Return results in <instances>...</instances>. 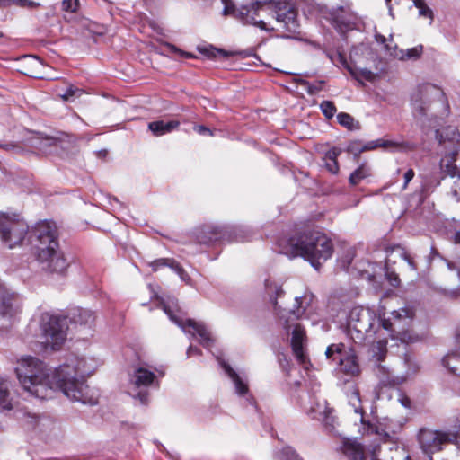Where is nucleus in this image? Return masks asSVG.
Segmentation results:
<instances>
[{
	"instance_id": "f257e3e1",
	"label": "nucleus",
	"mask_w": 460,
	"mask_h": 460,
	"mask_svg": "<svg viewBox=\"0 0 460 460\" xmlns=\"http://www.w3.org/2000/svg\"><path fill=\"white\" fill-rule=\"evenodd\" d=\"M93 372V364L75 355H70L65 363L50 371L47 364L31 356L22 357L15 367L19 383L29 394L45 400L60 390L71 401L83 404L98 403L97 391L91 389L84 381Z\"/></svg>"
},
{
	"instance_id": "f03ea898",
	"label": "nucleus",
	"mask_w": 460,
	"mask_h": 460,
	"mask_svg": "<svg viewBox=\"0 0 460 460\" xmlns=\"http://www.w3.org/2000/svg\"><path fill=\"white\" fill-rule=\"evenodd\" d=\"M265 288L276 314L282 322L284 330L287 333H291V347L295 357L300 364H305L306 361L305 347L307 337L304 326L297 320H311L313 325L318 323V320L314 318L313 303L315 298L314 295L311 291L305 290L302 296L295 297L292 309L286 312L278 306L277 302V298L284 294L281 286L266 279Z\"/></svg>"
},
{
	"instance_id": "7ed1b4c3",
	"label": "nucleus",
	"mask_w": 460,
	"mask_h": 460,
	"mask_svg": "<svg viewBox=\"0 0 460 460\" xmlns=\"http://www.w3.org/2000/svg\"><path fill=\"white\" fill-rule=\"evenodd\" d=\"M221 1L224 4V14L233 15L243 24L254 25L261 30L270 31L266 22L257 19L260 12L270 11L284 31L290 34L299 32L297 10L294 4L286 0H253L249 5H242L238 9L231 0Z\"/></svg>"
},
{
	"instance_id": "20e7f679",
	"label": "nucleus",
	"mask_w": 460,
	"mask_h": 460,
	"mask_svg": "<svg viewBox=\"0 0 460 460\" xmlns=\"http://www.w3.org/2000/svg\"><path fill=\"white\" fill-rule=\"evenodd\" d=\"M277 246L279 253L289 258L302 257L316 270H319L323 262L329 260L333 253L332 239L321 230L310 226L298 228L288 238H280Z\"/></svg>"
},
{
	"instance_id": "39448f33",
	"label": "nucleus",
	"mask_w": 460,
	"mask_h": 460,
	"mask_svg": "<svg viewBox=\"0 0 460 460\" xmlns=\"http://www.w3.org/2000/svg\"><path fill=\"white\" fill-rule=\"evenodd\" d=\"M411 106L414 119L422 128L438 125V120L449 112L445 93L432 84L418 85L411 93Z\"/></svg>"
},
{
	"instance_id": "423d86ee",
	"label": "nucleus",
	"mask_w": 460,
	"mask_h": 460,
	"mask_svg": "<svg viewBox=\"0 0 460 460\" xmlns=\"http://www.w3.org/2000/svg\"><path fill=\"white\" fill-rule=\"evenodd\" d=\"M34 234L35 253L42 270L52 274L65 275L70 263L59 249L55 226L49 222H42L35 227Z\"/></svg>"
},
{
	"instance_id": "0eeeda50",
	"label": "nucleus",
	"mask_w": 460,
	"mask_h": 460,
	"mask_svg": "<svg viewBox=\"0 0 460 460\" xmlns=\"http://www.w3.org/2000/svg\"><path fill=\"white\" fill-rule=\"evenodd\" d=\"M384 308L377 311L364 306L353 307L348 316L349 335L355 343H376L382 333Z\"/></svg>"
},
{
	"instance_id": "6e6552de",
	"label": "nucleus",
	"mask_w": 460,
	"mask_h": 460,
	"mask_svg": "<svg viewBox=\"0 0 460 460\" xmlns=\"http://www.w3.org/2000/svg\"><path fill=\"white\" fill-rule=\"evenodd\" d=\"M415 317V310L411 305H405L391 313V316H382V333L377 340V348L380 350L385 349L387 339H397L402 342L414 341L411 333L412 323Z\"/></svg>"
},
{
	"instance_id": "1a4fd4ad",
	"label": "nucleus",
	"mask_w": 460,
	"mask_h": 460,
	"mask_svg": "<svg viewBox=\"0 0 460 460\" xmlns=\"http://www.w3.org/2000/svg\"><path fill=\"white\" fill-rule=\"evenodd\" d=\"M40 333L37 335L41 349L58 350L67 336V318L64 315L44 312L38 321Z\"/></svg>"
},
{
	"instance_id": "9d476101",
	"label": "nucleus",
	"mask_w": 460,
	"mask_h": 460,
	"mask_svg": "<svg viewBox=\"0 0 460 460\" xmlns=\"http://www.w3.org/2000/svg\"><path fill=\"white\" fill-rule=\"evenodd\" d=\"M458 429L456 432L434 430L422 428L417 435L418 443L421 450L433 460L431 455L443 450L448 443H453L460 450V418L457 420Z\"/></svg>"
},
{
	"instance_id": "9b49d317",
	"label": "nucleus",
	"mask_w": 460,
	"mask_h": 460,
	"mask_svg": "<svg viewBox=\"0 0 460 460\" xmlns=\"http://www.w3.org/2000/svg\"><path fill=\"white\" fill-rule=\"evenodd\" d=\"M162 308L168 315L169 319L177 324L185 333L190 334L192 337L198 335L199 337V343L207 349H210L214 344L211 332L208 327L201 322H196L192 319L183 320L180 317L178 313V305L174 300L164 302L162 301Z\"/></svg>"
},
{
	"instance_id": "f8f14e48",
	"label": "nucleus",
	"mask_w": 460,
	"mask_h": 460,
	"mask_svg": "<svg viewBox=\"0 0 460 460\" xmlns=\"http://www.w3.org/2000/svg\"><path fill=\"white\" fill-rule=\"evenodd\" d=\"M199 243L206 245L231 242H245L247 234L243 228L219 226H204L197 234Z\"/></svg>"
},
{
	"instance_id": "ddd939ff",
	"label": "nucleus",
	"mask_w": 460,
	"mask_h": 460,
	"mask_svg": "<svg viewBox=\"0 0 460 460\" xmlns=\"http://www.w3.org/2000/svg\"><path fill=\"white\" fill-rule=\"evenodd\" d=\"M28 229L29 226L19 214L0 212V236L8 248L12 249L19 244L24 239Z\"/></svg>"
},
{
	"instance_id": "4468645a",
	"label": "nucleus",
	"mask_w": 460,
	"mask_h": 460,
	"mask_svg": "<svg viewBox=\"0 0 460 460\" xmlns=\"http://www.w3.org/2000/svg\"><path fill=\"white\" fill-rule=\"evenodd\" d=\"M325 356L329 360L336 363L341 372L351 376L359 374V365L352 348L343 343L331 344L326 349Z\"/></svg>"
},
{
	"instance_id": "2eb2a0df",
	"label": "nucleus",
	"mask_w": 460,
	"mask_h": 460,
	"mask_svg": "<svg viewBox=\"0 0 460 460\" xmlns=\"http://www.w3.org/2000/svg\"><path fill=\"white\" fill-rule=\"evenodd\" d=\"M130 382L133 390L129 394L132 397L138 399L142 404H146L148 402L149 394L146 388L151 385L155 387L159 385V381L154 371L143 365L135 367Z\"/></svg>"
},
{
	"instance_id": "dca6fc26",
	"label": "nucleus",
	"mask_w": 460,
	"mask_h": 460,
	"mask_svg": "<svg viewBox=\"0 0 460 460\" xmlns=\"http://www.w3.org/2000/svg\"><path fill=\"white\" fill-rule=\"evenodd\" d=\"M22 298L17 293L12 292L4 285L0 284V320L3 327L14 323L22 313Z\"/></svg>"
},
{
	"instance_id": "f3484780",
	"label": "nucleus",
	"mask_w": 460,
	"mask_h": 460,
	"mask_svg": "<svg viewBox=\"0 0 460 460\" xmlns=\"http://www.w3.org/2000/svg\"><path fill=\"white\" fill-rule=\"evenodd\" d=\"M347 397L349 405L353 408L354 412L358 414L361 422L362 435H376L380 438H386L388 434L384 431L378 425L373 424L369 421H365L363 417V408L361 406V399L359 396V391L354 385H351L347 390Z\"/></svg>"
},
{
	"instance_id": "a211bd4d",
	"label": "nucleus",
	"mask_w": 460,
	"mask_h": 460,
	"mask_svg": "<svg viewBox=\"0 0 460 460\" xmlns=\"http://www.w3.org/2000/svg\"><path fill=\"white\" fill-rule=\"evenodd\" d=\"M371 460H410L404 447L397 443L385 440L383 445H373L368 448Z\"/></svg>"
},
{
	"instance_id": "6ab92c4d",
	"label": "nucleus",
	"mask_w": 460,
	"mask_h": 460,
	"mask_svg": "<svg viewBox=\"0 0 460 460\" xmlns=\"http://www.w3.org/2000/svg\"><path fill=\"white\" fill-rule=\"evenodd\" d=\"M219 365L224 369L225 373L232 380L234 385L235 393L244 398L248 404L257 411V406L253 397L249 394L247 383L226 363L220 356H216Z\"/></svg>"
},
{
	"instance_id": "aec40b11",
	"label": "nucleus",
	"mask_w": 460,
	"mask_h": 460,
	"mask_svg": "<svg viewBox=\"0 0 460 460\" xmlns=\"http://www.w3.org/2000/svg\"><path fill=\"white\" fill-rule=\"evenodd\" d=\"M434 134L438 144L449 151L457 150V147L460 146V134L456 127L448 126L441 131L435 129Z\"/></svg>"
},
{
	"instance_id": "412c9836",
	"label": "nucleus",
	"mask_w": 460,
	"mask_h": 460,
	"mask_svg": "<svg viewBox=\"0 0 460 460\" xmlns=\"http://www.w3.org/2000/svg\"><path fill=\"white\" fill-rule=\"evenodd\" d=\"M339 60L341 64L349 71L351 76L358 81L359 83H363V81L374 82L376 75L367 68H360L356 65L349 64L345 57L342 55H339Z\"/></svg>"
},
{
	"instance_id": "4be33fe9",
	"label": "nucleus",
	"mask_w": 460,
	"mask_h": 460,
	"mask_svg": "<svg viewBox=\"0 0 460 460\" xmlns=\"http://www.w3.org/2000/svg\"><path fill=\"white\" fill-rule=\"evenodd\" d=\"M13 409V398L10 394V384L0 378V414H7Z\"/></svg>"
},
{
	"instance_id": "5701e85b",
	"label": "nucleus",
	"mask_w": 460,
	"mask_h": 460,
	"mask_svg": "<svg viewBox=\"0 0 460 460\" xmlns=\"http://www.w3.org/2000/svg\"><path fill=\"white\" fill-rule=\"evenodd\" d=\"M312 418L323 421L326 426L333 427L334 417L332 416V410L327 406V402L323 401L317 402L316 407H312Z\"/></svg>"
},
{
	"instance_id": "b1692460",
	"label": "nucleus",
	"mask_w": 460,
	"mask_h": 460,
	"mask_svg": "<svg viewBox=\"0 0 460 460\" xmlns=\"http://www.w3.org/2000/svg\"><path fill=\"white\" fill-rule=\"evenodd\" d=\"M22 421L23 425L28 429H38L39 431H42V427H44L47 423L50 422L49 418L46 416L28 411L23 413Z\"/></svg>"
},
{
	"instance_id": "393cba45",
	"label": "nucleus",
	"mask_w": 460,
	"mask_h": 460,
	"mask_svg": "<svg viewBox=\"0 0 460 460\" xmlns=\"http://www.w3.org/2000/svg\"><path fill=\"white\" fill-rule=\"evenodd\" d=\"M456 154L457 150H451L449 151L447 155H446L440 160L439 167L441 172L444 173L445 176L455 177L457 175L458 177L460 175L457 172V168L456 165L455 164Z\"/></svg>"
},
{
	"instance_id": "a878e982",
	"label": "nucleus",
	"mask_w": 460,
	"mask_h": 460,
	"mask_svg": "<svg viewBox=\"0 0 460 460\" xmlns=\"http://www.w3.org/2000/svg\"><path fill=\"white\" fill-rule=\"evenodd\" d=\"M179 125L180 123L177 120H157L150 122L148 124V128L155 136L160 137L172 132L173 129L178 128Z\"/></svg>"
},
{
	"instance_id": "bb28decb",
	"label": "nucleus",
	"mask_w": 460,
	"mask_h": 460,
	"mask_svg": "<svg viewBox=\"0 0 460 460\" xmlns=\"http://www.w3.org/2000/svg\"><path fill=\"white\" fill-rule=\"evenodd\" d=\"M343 452L349 460H366L364 447L357 441H346L343 445Z\"/></svg>"
},
{
	"instance_id": "cd10ccee",
	"label": "nucleus",
	"mask_w": 460,
	"mask_h": 460,
	"mask_svg": "<svg viewBox=\"0 0 460 460\" xmlns=\"http://www.w3.org/2000/svg\"><path fill=\"white\" fill-rule=\"evenodd\" d=\"M423 53V46L421 44L417 45L413 48L410 49H397L395 48L394 53L391 52V55H394V58L401 61H408V60H418Z\"/></svg>"
},
{
	"instance_id": "c85d7f7f",
	"label": "nucleus",
	"mask_w": 460,
	"mask_h": 460,
	"mask_svg": "<svg viewBox=\"0 0 460 460\" xmlns=\"http://www.w3.org/2000/svg\"><path fill=\"white\" fill-rule=\"evenodd\" d=\"M31 146L42 153H47L48 149L58 146L57 138L44 137L41 134H36L30 140Z\"/></svg>"
},
{
	"instance_id": "c756f323",
	"label": "nucleus",
	"mask_w": 460,
	"mask_h": 460,
	"mask_svg": "<svg viewBox=\"0 0 460 460\" xmlns=\"http://www.w3.org/2000/svg\"><path fill=\"white\" fill-rule=\"evenodd\" d=\"M73 318L75 323L91 329L95 323L94 313L89 309L78 308L75 311Z\"/></svg>"
},
{
	"instance_id": "7c9ffc66",
	"label": "nucleus",
	"mask_w": 460,
	"mask_h": 460,
	"mask_svg": "<svg viewBox=\"0 0 460 460\" xmlns=\"http://www.w3.org/2000/svg\"><path fill=\"white\" fill-rule=\"evenodd\" d=\"M442 365L448 371L460 377V352L448 353L442 358Z\"/></svg>"
},
{
	"instance_id": "2f4dec72",
	"label": "nucleus",
	"mask_w": 460,
	"mask_h": 460,
	"mask_svg": "<svg viewBox=\"0 0 460 460\" xmlns=\"http://www.w3.org/2000/svg\"><path fill=\"white\" fill-rule=\"evenodd\" d=\"M384 148L390 149L393 152L406 153L416 149V145L409 141L385 140Z\"/></svg>"
},
{
	"instance_id": "473e14b6",
	"label": "nucleus",
	"mask_w": 460,
	"mask_h": 460,
	"mask_svg": "<svg viewBox=\"0 0 460 460\" xmlns=\"http://www.w3.org/2000/svg\"><path fill=\"white\" fill-rule=\"evenodd\" d=\"M443 178L444 177H438L436 174L426 177L421 183V192L426 195L433 191L436 187L440 185Z\"/></svg>"
},
{
	"instance_id": "72a5a7b5",
	"label": "nucleus",
	"mask_w": 460,
	"mask_h": 460,
	"mask_svg": "<svg viewBox=\"0 0 460 460\" xmlns=\"http://www.w3.org/2000/svg\"><path fill=\"white\" fill-rule=\"evenodd\" d=\"M370 174L369 168L366 165H361L356 169L349 176V183L352 185L358 184L362 180Z\"/></svg>"
},
{
	"instance_id": "f704fd0d",
	"label": "nucleus",
	"mask_w": 460,
	"mask_h": 460,
	"mask_svg": "<svg viewBox=\"0 0 460 460\" xmlns=\"http://www.w3.org/2000/svg\"><path fill=\"white\" fill-rule=\"evenodd\" d=\"M413 4L416 8L419 9V16L423 18H428L429 20V23L433 21V12L427 5L424 0H412Z\"/></svg>"
},
{
	"instance_id": "c9c22d12",
	"label": "nucleus",
	"mask_w": 460,
	"mask_h": 460,
	"mask_svg": "<svg viewBox=\"0 0 460 460\" xmlns=\"http://www.w3.org/2000/svg\"><path fill=\"white\" fill-rule=\"evenodd\" d=\"M11 4H15L21 7H30L35 8L39 6L38 3H35L31 0H0V6H8Z\"/></svg>"
},
{
	"instance_id": "e433bc0d",
	"label": "nucleus",
	"mask_w": 460,
	"mask_h": 460,
	"mask_svg": "<svg viewBox=\"0 0 460 460\" xmlns=\"http://www.w3.org/2000/svg\"><path fill=\"white\" fill-rule=\"evenodd\" d=\"M320 109L323 114L329 119L333 118L337 111L334 103L331 101H323L320 103Z\"/></svg>"
},
{
	"instance_id": "4c0bfd02",
	"label": "nucleus",
	"mask_w": 460,
	"mask_h": 460,
	"mask_svg": "<svg viewBox=\"0 0 460 460\" xmlns=\"http://www.w3.org/2000/svg\"><path fill=\"white\" fill-rule=\"evenodd\" d=\"M296 82L300 84L301 85L305 86L307 93L311 95L316 94L323 89V82H318L315 84H311L305 80L303 79H297Z\"/></svg>"
},
{
	"instance_id": "58836bf2",
	"label": "nucleus",
	"mask_w": 460,
	"mask_h": 460,
	"mask_svg": "<svg viewBox=\"0 0 460 460\" xmlns=\"http://www.w3.org/2000/svg\"><path fill=\"white\" fill-rule=\"evenodd\" d=\"M337 120H338L340 125L347 128L348 129H352L353 128L354 119L349 113L340 112L337 115Z\"/></svg>"
},
{
	"instance_id": "ea45409f",
	"label": "nucleus",
	"mask_w": 460,
	"mask_h": 460,
	"mask_svg": "<svg viewBox=\"0 0 460 460\" xmlns=\"http://www.w3.org/2000/svg\"><path fill=\"white\" fill-rule=\"evenodd\" d=\"M81 94L82 91L79 88L70 85L66 89L65 93L61 94V97L64 101L69 102L72 101L74 97L81 96Z\"/></svg>"
},
{
	"instance_id": "a19ab883",
	"label": "nucleus",
	"mask_w": 460,
	"mask_h": 460,
	"mask_svg": "<svg viewBox=\"0 0 460 460\" xmlns=\"http://www.w3.org/2000/svg\"><path fill=\"white\" fill-rule=\"evenodd\" d=\"M394 251H396L398 252L399 256L402 260L407 261V263L409 264V266L411 267V270H416V265H415L414 261L411 260V258L407 253V252L405 251L404 248L401 247L400 245H397V246L392 248V252H394Z\"/></svg>"
},
{
	"instance_id": "79ce46f5",
	"label": "nucleus",
	"mask_w": 460,
	"mask_h": 460,
	"mask_svg": "<svg viewBox=\"0 0 460 460\" xmlns=\"http://www.w3.org/2000/svg\"><path fill=\"white\" fill-rule=\"evenodd\" d=\"M175 261H176L173 259L162 258V259H157V260L152 261L150 265H151L153 270L156 271L159 268L165 267V266L172 269L171 263L175 262Z\"/></svg>"
},
{
	"instance_id": "37998d69",
	"label": "nucleus",
	"mask_w": 460,
	"mask_h": 460,
	"mask_svg": "<svg viewBox=\"0 0 460 460\" xmlns=\"http://www.w3.org/2000/svg\"><path fill=\"white\" fill-rule=\"evenodd\" d=\"M282 459L283 460H303L299 457V456L296 453V451L290 447H287L282 449Z\"/></svg>"
},
{
	"instance_id": "c03bdc74",
	"label": "nucleus",
	"mask_w": 460,
	"mask_h": 460,
	"mask_svg": "<svg viewBox=\"0 0 460 460\" xmlns=\"http://www.w3.org/2000/svg\"><path fill=\"white\" fill-rule=\"evenodd\" d=\"M378 147H383L384 148V139L379 138V139L372 140V141H369V142L366 143L360 148V152L373 150V149H376V148H378Z\"/></svg>"
},
{
	"instance_id": "a18cd8bd",
	"label": "nucleus",
	"mask_w": 460,
	"mask_h": 460,
	"mask_svg": "<svg viewBox=\"0 0 460 460\" xmlns=\"http://www.w3.org/2000/svg\"><path fill=\"white\" fill-rule=\"evenodd\" d=\"M62 10L66 12H76L78 7V0H63Z\"/></svg>"
},
{
	"instance_id": "49530a36",
	"label": "nucleus",
	"mask_w": 460,
	"mask_h": 460,
	"mask_svg": "<svg viewBox=\"0 0 460 460\" xmlns=\"http://www.w3.org/2000/svg\"><path fill=\"white\" fill-rule=\"evenodd\" d=\"M172 270L175 271L183 281H188L190 277L188 273L182 269V267L177 262H172Z\"/></svg>"
},
{
	"instance_id": "de8ad7c7",
	"label": "nucleus",
	"mask_w": 460,
	"mask_h": 460,
	"mask_svg": "<svg viewBox=\"0 0 460 460\" xmlns=\"http://www.w3.org/2000/svg\"><path fill=\"white\" fill-rule=\"evenodd\" d=\"M353 252L351 251H349L344 258L339 260L340 267L345 270H347L353 260Z\"/></svg>"
},
{
	"instance_id": "09e8293b",
	"label": "nucleus",
	"mask_w": 460,
	"mask_h": 460,
	"mask_svg": "<svg viewBox=\"0 0 460 460\" xmlns=\"http://www.w3.org/2000/svg\"><path fill=\"white\" fill-rule=\"evenodd\" d=\"M333 20L340 30H342L343 28L345 30H349L352 28V24H353L352 22L345 21V20H343V18L340 17L338 14L334 16Z\"/></svg>"
},
{
	"instance_id": "8fccbe9b",
	"label": "nucleus",
	"mask_w": 460,
	"mask_h": 460,
	"mask_svg": "<svg viewBox=\"0 0 460 460\" xmlns=\"http://www.w3.org/2000/svg\"><path fill=\"white\" fill-rule=\"evenodd\" d=\"M169 50L172 52V53H175V54H178L180 55L181 57H185V58H192L193 56L190 53H187L180 49H178L177 47H175L174 45H172V44H168L167 45Z\"/></svg>"
},
{
	"instance_id": "3c124183",
	"label": "nucleus",
	"mask_w": 460,
	"mask_h": 460,
	"mask_svg": "<svg viewBox=\"0 0 460 460\" xmlns=\"http://www.w3.org/2000/svg\"><path fill=\"white\" fill-rule=\"evenodd\" d=\"M325 166L327 170L332 172V174H335L339 171V165L337 161H329L325 160Z\"/></svg>"
},
{
	"instance_id": "603ef678",
	"label": "nucleus",
	"mask_w": 460,
	"mask_h": 460,
	"mask_svg": "<svg viewBox=\"0 0 460 460\" xmlns=\"http://www.w3.org/2000/svg\"><path fill=\"white\" fill-rule=\"evenodd\" d=\"M414 175H415V172L412 169L407 170V172L403 175L404 182H403L402 190H406L409 182L413 179Z\"/></svg>"
},
{
	"instance_id": "864d4df0",
	"label": "nucleus",
	"mask_w": 460,
	"mask_h": 460,
	"mask_svg": "<svg viewBox=\"0 0 460 460\" xmlns=\"http://www.w3.org/2000/svg\"><path fill=\"white\" fill-rule=\"evenodd\" d=\"M386 277L393 287H398L400 285V279L394 272H387Z\"/></svg>"
},
{
	"instance_id": "5fc2aeb1",
	"label": "nucleus",
	"mask_w": 460,
	"mask_h": 460,
	"mask_svg": "<svg viewBox=\"0 0 460 460\" xmlns=\"http://www.w3.org/2000/svg\"><path fill=\"white\" fill-rule=\"evenodd\" d=\"M339 155V151L335 148L329 150L326 155L324 160L329 161H337V156Z\"/></svg>"
},
{
	"instance_id": "6e6d98bb",
	"label": "nucleus",
	"mask_w": 460,
	"mask_h": 460,
	"mask_svg": "<svg viewBox=\"0 0 460 460\" xmlns=\"http://www.w3.org/2000/svg\"><path fill=\"white\" fill-rule=\"evenodd\" d=\"M457 190H460V175L455 181L454 185L452 187V194L456 197L457 201H460V196L457 194Z\"/></svg>"
},
{
	"instance_id": "4d7b16f0",
	"label": "nucleus",
	"mask_w": 460,
	"mask_h": 460,
	"mask_svg": "<svg viewBox=\"0 0 460 460\" xmlns=\"http://www.w3.org/2000/svg\"><path fill=\"white\" fill-rule=\"evenodd\" d=\"M194 355L200 356L201 355V350L199 348H197V347L190 345L188 349H187V357L190 358V357H192Z\"/></svg>"
},
{
	"instance_id": "13d9d810",
	"label": "nucleus",
	"mask_w": 460,
	"mask_h": 460,
	"mask_svg": "<svg viewBox=\"0 0 460 460\" xmlns=\"http://www.w3.org/2000/svg\"><path fill=\"white\" fill-rule=\"evenodd\" d=\"M194 129L199 133V134H201V135H204V134H209V135H212L211 131L209 128H206L205 126H196L194 127Z\"/></svg>"
},
{
	"instance_id": "bf43d9fd",
	"label": "nucleus",
	"mask_w": 460,
	"mask_h": 460,
	"mask_svg": "<svg viewBox=\"0 0 460 460\" xmlns=\"http://www.w3.org/2000/svg\"><path fill=\"white\" fill-rule=\"evenodd\" d=\"M1 146L5 149H9V147H11L15 153H19L20 151H22L20 146L14 145H3Z\"/></svg>"
},
{
	"instance_id": "052dcab7",
	"label": "nucleus",
	"mask_w": 460,
	"mask_h": 460,
	"mask_svg": "<svg viewBox=\"0 0 460 460\" xmlns=\"http://www.w3.org/2000/svg\"><path fill=\"white\" fill-rule=\"evenodd\" d=\"M376 40L377 42L381 43V44H385V41H386V38L381 34H376Z\"/></svg>"
},
{
	"instance_id": "680f3d73",
	"label": "nucleus",
	"mask_w": 460,
	"mask_h": 460,
	"mask_svg": "<svg viewBox=\"0 0 460 460\" xmlns=\"http://www.w3.org/2000/svg\"><path fill=\"white\" fill-rule=\"evenodd\" d=\"M401 402L406 408H409L411 406V400L407 397L402 398L401 400Z\"/></svg>"
},
{
	"instance_id": "e2e57ef3",
	"label": "nucleus",
	"mask_w": 460,
	"mask_h": 460,
	"mask_svg": "<svg viewBox=\"0 0 460 460\" xmlns=\"http://www.w3.org/2000/svg\"><path fill=\"white\" fill-rule=\"evenodd\" d=\"M454 242L456 244H460V231L456 232V234H454Z\"/></svg>"
},
{
	"instance_id": "0e129e2a",
	"label": "nucleus",
	"mask_w": 460,
	"mask_h": 460,
	"mask_svg": "<svg viewBox=\"0 0 460 460\" xmlns=\"http://www.w3.org/2000/svg\"><path fill=\"white\" fill-rule=\"evenodd\" d=\"M30 58H31L34 62H36V63H38V64H41V61H40V59L38 57H36V56H30Z\"/></svg>"
},
{
	"instance_id": "69168bd1",
	"label": "nucleus",
	"mask_w": 460,
	"mask_h": 460,
	"mask_svg": "<svg viewBox=\"0 0 460 460\" xmlns=\"http://www.w3.org/2000/svg\"><path fill=\"white\" fill-rule=\"evenodd\" d=\"M390 2H391V0H385V3H386V4H387V6L389 8V14L393 15V12H392V8H391V5H390Z\"/></svg>"
},
{
	"instance_id": "338daca9",
	"label": "nucleus",
	"mask_w": 460,
	"mask_h": 460,
	"mask_svg": "<svg viewBox=\"0 0 460 460\" xmlns=\"http://www.w3.org/2000/svg\"><path fill=\"white\" fill-rule=\"evenodd\" d=\"M104 32H105V30H104V29H103V30H102V31H97V33H98V34H100V35L103 34Z\"/></svg>"
},
{
	"instance_id": "774afa93",
	"label": "nucleus",
	"mask_w": 460,
	"mask_h": 460,
	"mask_svg": "<svg viewBox=\"0 0 460 460\" xmlns=\"http://www.w3.org/2000/svg\"><path fill=\"white\" fill-rule=\"evenodd\" d=\"M456 340L458 342H460V334L459 333L456 334Z\"/></svg>"
}]
</instances>
